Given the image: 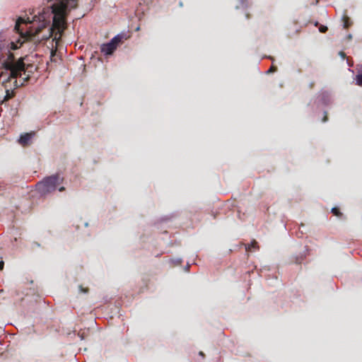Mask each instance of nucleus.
<instances>
[{"label":"nucleus","instance_id":"nucleus-18","mask_svg":"<svg viewBox=\"0 0 362 362\" xmlns=\"http://www.w3.org/2000/svg\"><path fill=\"white\" fill-rule=\"evenodd\" d=\"M52 30V28H49V36L48 37H42L43 40H47L50 37V35H51V30Z\"/></svg>","mask_w":362,"mask_h":362},{"label":"nucleus","instance_id":"nucleus-22","mask_svg":"<svg viewBox=\"0 0 362 362\" xmlns=\"http://www.w3.org/2000/svg\"><path fill=\"white\" fill-rule=\"evenodd\" d=\"M301 261H302V258L300 257V259H299L298 258L296 259V263L297 264H300L301 263Z\"/></svg>","mask_w":362,"mask_h":362},{"label":"nucleus","instance_id":"nucleus-16","mask_svg":"<svg viewBox=\"0 0 362 362\" xmlns=\"http://www.w3.org/2000/svg\"><path fill=\"white\" fill-rule=\"evenodd\" d=\"M4 189V185L1 183H0V194H4L3 192H1V191Z\"/></svg>","mask_w":362,"mask_h":362},{"label":"nucleus","instance_id":"nucleus-23","mask_svg":"<svg viewBox=\"0 0 362 362\" xmlns=\"http://www.w3.org/2000/svg\"><path fill=\"white\" fill-rule=\"evenodd\" d=\"M64 190H65L64 187H60L59 188V192H62V191H64Z\"/></svg>","mask_w":362,"mask_h":362},{"label":"nucleus","instance_id":"nucleus-10","mask_svg":"<svg viewBox=\"0 0 362 362\" xmlns=\"http://www.w3.org/2000/svg\"><path fill=\"white\" fill-rule=\"evenodd\" d=\"M88 332L89 330L87 329V330H80L78 333V337L81 339H86L88 334Z\"/></svg>","mask_w":362,"mask_h":362},{"label":"nucleus","instance_id":"nucleus-21","mask_svg":"<svg viewBox=\"0 0 362 362\" xmlns=\"http://www.w3.org/2000/svg\"><path fill=\"white\" fill-rule=\"evenodd\" d=\"M245 17H246L247 19H250L251 18L250 13H246L245 14Z\"/></svg>","mask_w":362,"mask_h":362},{"label":"nucleus","instance_id":"nucleus-11","mask_svg":"<svg viewBox=\"0 0 362 362\" xmlns=\"http://www.w3.org/2000/svg\"><path fill=\"white\" fill-rule=\"evenodd\" d=\"M332 212L333 213L334 215H335L337 216H340L341 215V212L339 211V208H337V207L332 208Z\"/></svg>","mask_w":362,"mask_h":362},{"label":"nucleus","instance_id":"nucleus-5","mask_svg":"<svg viewBox=\"0 0 362 362\" xmlns=\"http://www.w3.org/2000/svg\"><path fill=\"white\" fill-rule=\"evenodd\" d=\"M34 134V132L22 134L18 139V143L23 147L30 145Z\"/></svg>","mask_w":362,"mask_h":362},{"label":"nucleus","instance_id":"nucleus-1","mask_svg":"<svg viewBox=\"0 0 362 362\" xmlns=\"http://www.w3.org/2000/svg\"><path fill=\"white\" fill-rule=\"evenodd\" d=\"M33 21H42V24L37 27L34 32L30 29L31 28H29V30H26L25 33L23 28H21V25L25 24L27 25L31 23L32 21H30L29 18L25 20L21 17L16 21L14 29L25 39L23 42L21 40L16 42L11 41L4 33H0V62L6 56V58L1 62V66L9 71V78L15 79L14 83L16 86H23L24 82L28 80L29 74H26L23 59L20 58L16 61L14 54L11 51L20 48L25 41L30 40L35 42L39 41V33L49 22L45 20L44 16H35Z\"/></svg>","mask_w":362,"mask_h":362},{"label":"nucleus","instance_id":"nucleus-12","mask_svg":"<svg viewBox=\"0 0 362 362\" xmlns=\"http://www.w3.org/2000/svg\"><path fill=\"white\" fill-rule=\"evenodd\" d=\"M13 95H13V92H12L11 93H10L8 92V90H7V91H6V96H5V98H4V100H8L11 99V98H13Z\"/></svg>","mask_w":362,"mask_h":362},{"label":"nucleus","instance_id":"nucleus-7","mask_svg":"<svg viewBox=\"0 0 362 362\" xmlns=\"http://www.w3.org/2000/svg\"><path fill=\"white\" fill-rule=\"evenodd\" d=\"M246 251H252V249L257 250L259 249L258 243L253 240L250 244L245 245Z\"/></svg>","mask_w":362,"mask_h":362},{"label":"nucleus","instance_id":"nucleus-15","mask_svg":"<svg viewBox=\"0 0 362 362\" xmlns=\"http://www.w3.org/2000/svg\"><path fill=\"white\" fill-rule=\"evenodd\" d=\"M79 288H80V291H81V292H83V293H87V292H88V288H83L82 287V286H79Z\"/></svg>","mask_w":362,"mask_h":362},{"label":"nucleus","instance_id":"nucleus-20","mask_svg":"<svg viewBox=\"0 0 362 362\" xmlns=\"http://www.w3.org/2000/svg\"><path fill=\"white\" fill-rule=\"evenodd\" d=\"M327 119H328L327 116V115H325V116H324V117H323V119H322V122H327Z\"/></svg>","mask_w":362,"mask_h":362},{"label":"nucleus","instance_id":"nucleus-25","mask_svg":"<svg viewBox=\"0 0 362 362\" xmlns=\"http://www.w3.org/2000/svg\"><path fill=\"white\" fill-rule=\"evenodd\" d=\"M347 37L349 40H351L352 38V36H351V35L349 34Z\"/></svg>","mask_w":362,"mask_h":362},{"label":"nucleus","instance_id":"nucleus-26","mask_svg":"<svg viewBox=\"0 0 362 362\" xmlns=\"http://www.w3.org/2000/svg\"><path fill=\"white\" fill-rule=\"evenodd\" d=\"M35 244L36 245V246H38V247L40 246V245L39 243H35Z\"/></svg>","mask_w":362,"mask_h":362},{"label":"nucleus","instance_id":"nucleus-2","mask_svg":"<svg viewBox=\"0 0 362 362\" xmlns=\"http://www.w3.org/2000/svg\"><path fill=\"white\" fill-rule=\"evenodd\" d=\"M63 180L64 178L59 174L46 177L42 181H40L36 184V191L41 196H46L47 194L55 191L57 186L63 182Z\"/></svg>","mask_w":362,"mask_h":362},{"label":"nucleus","instance_id":"nucleus-14","mask_svg":"<svg viewBox=\"0 0 362 362\" xmlns=\"http://www.w3.org/2000/svg\"><path fill=\"white\" fill-rule=\"evenodd\" d=\"M277 70V68L272 66L269 70H268V72L270 73V72H274Z\"/></svg>","mask_w":362,"mask_h":362},{"label":"nucleus","instance_id":"nucleus-8","mask_svg":"<svg viewBox=\"0 0 362 362\" xmlns=\"http://www.w3.org/2000/svg\"><path fill=\"white\" fill-rule=\"evenodd\" d=\"M342 21H343V26L346 29L349 28L352 25V22H351L350 18L346 15H344L342 17Z\"/></svg>","mask_w":362,"mask_h":362},{"label":"nucleus","instance_id":"nucleus-17","mask_svg":"<svg viewBox=\"0 0 362 362\" xmlns=\"http://www.w3.org/2000/svg\"><path fill=\"white\" fill-rule=\"evenodd\" d=\"M4 261L1 260L0 261V270H2L4 269Z\"/></svg>","mask_w":362,"mask_h":362},{"label":"nucleus","instance_id":"nucleus-24","mask_svg":"<svg viewBox=\"0 0 362 362\" xmlns=\"http://www.w3.org/2000/svg\"><path fill=\"white\" fill-rule=\"evenodd\" d=\"M199 354L203 357L204 356V354L202 351H200Z\"/></svg>","mask_w":362,"mask_h":362},{"label":"nucleus","instance_id":"nucleus-4","mask_svg":"<svg viewBox=\"0 0 362 362\" xmlns=\"http://www.w3.org/2000/svg\"><path fill=\"white\" fill-rule=\"evenodd\" d=\"M66 28L64 16L61 13L55 14L53 17L52 28L57 30V33L61 35Z\"/></svg>","mask_w":362,"mask_h":362},{"label":"nucleus","instance_id":"nucleus-19","mask_svg":"<svg viewBox=\"0 0 362 362\" xmlns=\"http://www.w3.org/2000/svg\"><path fill=\"white\" fill-rule=\"evenodd\" d=\"M339 55L344 59L346 57V54L344 52H340Z\"/></svg>","mask_w":362,"mask_h":362},{"label":"nucleus","instance_id":"nucleus-3","mask_svg":"<svg viewBox=\"0 0 362 362\" xmlns=\"http://www.w3.org/2000/svg\"><path fill=\"white\" fill-rule=\"evenodd\" d=\"M124 35L119 34L114 37L110 42L102 45L100 50L105 54H111L117 49V46L123 42Z\"/></svg>","mask_w":362,"mask_h":362},{"label":"nucleus","instance_id":"nucleus-9","mask_svg":"<svg viewBox=\"0 0 362 362\" xmlns=\"http://www.w3.org/2000/svg\"><path fill=\"white\" fill-rule=\"evenodd\" d=\"M356 84L362 86V67L358 69V74L356 76Z\"/></svg>","mask_w":362,"mask_h":362},{"label":"nucleus","instance_id":"nucleus-6","mask_svg":"<svg viewBox=\"0 0 362 362\" xmlns=\"http://www.w3.org/2000/svg\"><path fill=\"white\" fill-rule=\"evenodd\" d=\"M78 0H64L63 4L65 8H75L77 6Z\"/></svg>","mask_w":362,"mask_h":362},{"label":"nucleus","instance_id":"nucleus-13","mask_svg":"<svg viewBox=\"0 0 362 362\" xmlns=\"http://www.w3.org/2000/svg\"><path fill=\"white\" fill-rule=\"evenodd\" d=\"M319 30L320 33H325L327 30V26L321 25L319 28Z\"/></svg>","mask_w":362,"mask_h":362}]
</instances>
